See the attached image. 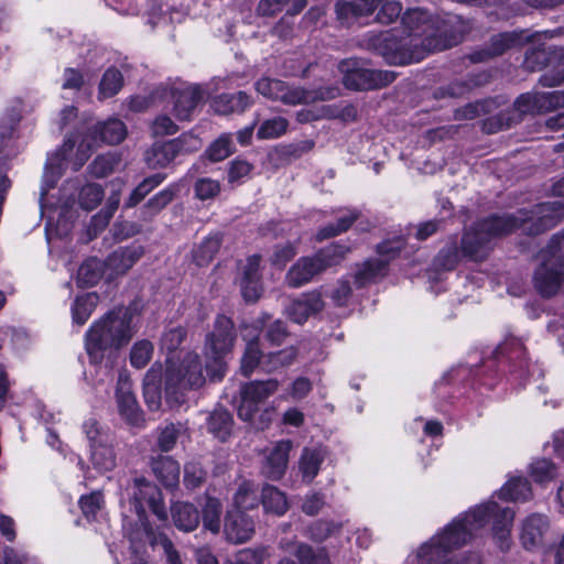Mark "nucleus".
Returning a JSON list of instances; mask_svg holds the SVG:
<instances>
[{
    "mask_svg": "<svg viewBox=\"0 0 564 564\" xmlns=\"http://www.w3.org/2000/svg\"><path fill=\"white\" fill-rule=\"evenodd\" d=\"M513 519L512 509L494 500L475 506L457 516L441 532L422 544L416 551V556L413 557V563L480 564L481 560L477 553L470 552L459 557L449 556V553L471 542L489 523H491L492 538L497 546L502 551L509 550Z\"/></svg>",
    "mask_w": 564,
    "mask_h": 564,
    "instance_id": "f257e3e1",
    "label": "nucleus"
},
{
    "mask_svg": "<svg viewBox=\"0 0 564 564\" xmlns=\"http://www.w3.org/2000/svg\"><path fill=\"white\" fill-rule=\"evenodd\" d=\"M557 203H544L536 207L528 219L513 216L491 217L468 230L462 239V251L475 259L482 257V249L490 238L508 234L514 228L524 227L529 234L535 235L556 225L562 216Z\"/></svg>",
    "mask_w": 564,
    "mask_h": 564,
    "instance_id": "f03ea898",
    "label": "nucleus"
},
{
    "mask_svg": "<svg viewBox=\"0 0 564 564\" xmlns=\"http://www.w3.org/2000/svg\"><path fill=\"white\" fill-rule=\"evenodd\" d=\"M131 314L128 311H119L107 314L95 322L85 336V349L95 365L107 360L105 367H99L98 372L104 375L100 382L110 381V368L115 362L117 350L126 345L133 335Z\"/></svg>",
    "mask_w": 564,
    "mask_h": 564,
    "instance_id": "7ed1b4c3",
    "label": "nucleus"
},
{
    "mask_svg": "<svg viewBox=\"0 0 564 564\" xmlns=\"http://www.w3.org/2000/svg\"><path fill=\"white\" fill-rule=\"evenodd\" d=\"M408 23L414 21V32L423 43L426 57L458 45L468 32L467 23L456 14H430L421 9L404 13Z\"/></svg>",
    "mask_w": 564,
    "mask_h": 564,
    "instance_id": "20e7f679",
    "label": "nucleus"
},
{
    "mask_svg": "<svg viewBox=\"0 0 564 564\" xmlns=\"http://www.w3.org/2000/svg\"><path fill=\"white\" fill-rule=\"evenodd\" d=\"M402 24L401 29L369 32L366 37L368 48L381 56L388 65L406 66L426 57L421 37L414 32V22L408 23L403 15Z\"/></svg>",
    "mask_w": 564,
    "mask_h": 564,
    "instance_id": "39448f33",
    "label": "nucleus"
},
{
    "mask_svg": "<svg viewBox=\"0 0 564 564\" xmlns=\"http://www.w3.org/2000/svg\"><path fill=\"white\" fill-rule=\"evenodd\" d=\"M234 323L227 316L220 315L205 338L204 355L206 372L210 380H220L227 369V358L236 341Z\"/></svg>",
    "mask_w": 564,
    "mask_h": 564,
    "instance_id": "423d86ee",
    "label": "nucleus"
},
{
    "mask_svg": "<svg viewBox=\"0 0 564 564\" xmlns=\"http://www.w3.org/2000/svg\"><path fill=\"white\" fill-rule=\"evenodd\" d=\"M206 381L197 354L188 352L178 366L167 358L165 392L167 400L181 403V395L186 390L198 389Z\"/></svg>",
    "mask_w": 564,
    "mask_h": 564,
    "instance_id": "0eeeda50",
    "label": "nucleus"
},
{
    "mask_svg": "<svg viewBox=\"0 0 564 564\" xmlns=\"http://www.w3.org/2000/svg\"><path fill=\"white\" fill-rule=\"evenodd\" d=\"M349 252V248L340 245H330L314 257L300 258L288 271L285 282L291 288H300L325 271L338 264Z\"/></svg>",
    "mask_w": 564,
    "mask_h": 564,
    "instance_id": "6e6552de",
    "label": "nucleus"
},
{
    "mask_svg": "<svg viewBox=\"0 0 564 564\" xmlns=\"http://www.w3.org/2000/svg\"><path fill=\"white\" fill-rule=\"evenodd\" d=\"M132 496L135 502V510L139 516L141 528L130 533L129 541L131 550L138 553L142 546L141 542L145 541L144 527L150 531H154L150 524L143 520L142 513L144 506H148L161 521H166L167 513L165 511L161 490L144 478H138L134 480Z\"/></svg>",
    "mask_w": 564,
    "mask_h": 564,
    "instance_id": "1a4fd4ad",
    "label": "nucleus"
},
{
    "mask_svg": "<svg viewBox=\"0 0 564 564\" xmlns=\"http://www.w3.org/2000/svg\"><path fill=\"white\" fill-rule=\"evenodd\" d=\"M523 65L529 72L549 68L539 79L543 87L564 84V47L541 45L529 48Z\"/></svg>",
    "mask_w": 564,
    "mask_h": 564,
    "instance_id": "9d476101",
    "label": "nucleus"
},
{
    "mask_svg": "<svg viewBox=\"0 0 564 564\" xmlns=\"http://www.w3.org/2000/svg\"><path fill=\"white\" fill-rule=\"evenodd\" d=\"M564 243L553 239L547 250L540 254L542 263L534 274V285L543 296L554 295L563 281V259L561 256Z\"/></svg>",
    "mask_w": 564,
    "mask_h": 564,
    "instance_id": "9b49d317",
    "label": "nucleus"
},
{
    "mask_svg": "<svg viewBox=\"0 0 564 564\" xmlns=\"http://www.w3.org/2000/svg\"><path fill=\"white\" fill-rule=\"evenodd\" d=\"M83 431L89 444L93 466L100 473L112 470L117 464V455L109 432L95 419L85 421Z\"/></svg>",
    "mask_w": 564,
    "mask_h": 564,
    "instance_id": "f8f14e48",
    "label": "nucleus"
},
{
    "mask_svg": "<svg viewBox=\"0 0 564 564\" xmlns=\"http://www.w3.org/2000/svg\"><path fill=\"white\" fill-rule=\"evenodd\" d=\"M172 113L178 121H192L199 107L208 97L207 90L200 84H184L170 89Z\"/></svg>",
    "mask_w": 564,
    "mask_h": 564,
    "instance_id": "ddd939ff",
    "label": "nucleus"
},
{
    "mask_svg": "<svg viewBox=\"0 0 564 564\" xmlns=\"http://www.w3.org/2000/svg\"><path fill=\"white\" fill-rule=\"evenodd\" d=\"M127 127L118 118H109L91 124L88 120L78 122L75 132L66 141H124Z\"/></svg>",
    "mask_w": 564,
    "mask_h": 564,
    "instance_id": "4468645a",
    "label": "nucleus"
},
{
    "mask_svg": "<svg viewBox=\"0 0 564 564\" xmlns=\"http://www.w3.org/2000/svg\"><path fill=\"white\" fill-rule=\"evenodd\" d=\"M279 388L275 379L265 381H252L245 384L240 390V404L238 415L243 421H251L259 411L260 404L272 395Z\"/></svg>",
    "mask_w": 564,
    "mask_h": 564,
    "instance_id": "2eb2a0df",
    "label": "nucleus"
},
{
    "mask_svg": "<svg viewBox=\"0 0 564 564\" xmlns=\"http://www.w3.org/2000/svg\"><path fill=\"white\" fill-rule=\"evenodd\" d=\"M395 79L393 70L354 67L345 73L344 85L351 90L368 91L384 88Z\"/></svg>",
    "mask_w": 564,
    "mask_h": 564,
    "instance_id": "dca6fc26",
    "label": "nucleus"
},
{
    "mask_svg": "<svg viewBox=\"0 0 564 564\" xmlns=\"http://www.w3.org/2000/svg\"><path fill=\"white\" fill-rule=\"evenodd\" d=\"M380 4L381 0H337L334 11L338 23L349 29L370 18Z\"/></svg>",
    "mask_w": 564,
    "mask_h": 564,
    "instance_id": "f3484780",
    "label": "nucleus"
},
{
    "mask_svg": "<svg viewBox=\"0 0 564 564\" xmlns=\"http://www.w3.org/2000/svg\"><path fill=\"white\" fill-rule=\"evenodd\" d=\"M116 399L121 417L130 425L141 426L144 422L143 414L131 390L130 376L127 370L119 372Z\"/></svg>",
    "mask_w": 564,
    "mask_h": 564,
    "instance_id": "a211bd4d",
    "label": "nucleus"
},
{
    "mask_svg": "<svg viewBox=\"0 0 564 564\" xmlns=\"http://www.w3.org/2000/svg\"><path fill=\"white\" fill-rule=\"evenodd\" d=\"M254 89L258 94L271 100H280L285 105H297L307 99L306 90L302 88H291L280 79L262 77L254 83Z\"/></svg>",
    "mask_w": 564,
    "mask_h": 564,
    "instance_id": "6ab92c4d",
    "label": "nucleus"
},
{
    "mask_svg": "<svg viewBox=\"0 0 564 564\" xmlns=\"http://www.w3.org/2000/svg\"><path fill=\"white\" fill-rule=\"evenodd\" d=\"M252 94L245 90L221 93L210 100V108L220 116L242 115L254 105Z\"/></svg>",
    "mask_w": 564,
    "mask_h": 564,
    "instance_id": "aec40b11",
    "label": "nucleus"
},
{
    "mask_svg": "<svg viewBox=\"0 0 564 564\" xmlns=\"http://www.w3.org/2000/svg\"><path fill=\"white\" fill-rule=\"evenodd\" d=\"M291 449L290 441H279L272 447L267 448L261 473L271 480H280L286 471Z\"/></svg>",
    "mask_w": 564,
    "mask_h": 564,
    "instance_id": "412c9836",
    "label": "nucleus"
},
{
    "mask_svg": "<svg viewBox=\"0 0 564 564\" xmlns=\"http://www.w3.org/2000/svg\"><path fill=\"white\" fill-rule=\"evenodd\" d=\"M549 521L543 514L532 513L520 524V542L527 550H534L544 543Z\"/></svg>",
    "mask_w": 564,
    "mask_h": 564,
    "instance_id": "4be33fe9",
    "label": "nucleus"
},
{
    "mask_svg": "<svg viewBox=\"0 0 564 564\" xmlns=\"http://www.w3.org/2000/svg\"><path fill=\"white\" fill-rule=\"evenodd\" d=\"M324 308V301L319 291L314 290L293 300L286 307L288 316L297 324L305 323L310 316Z\"/></svg>",
    "mask_w": 564,
    "mask_h": 564,
    "instance_id": "5701e85b",
    "label": "nucleus"
},
{
    "mask_svg": "<svg viewBox=\"0 0 564 564\" xmlns=\"http://www.w3.org/2000/svg\"><path fill=\"white\" fill-rule=\"evenodd\" d=\"M224 532L229 542L245 543L254 534V522L243 512L227 511Z\"/></svg>",
    "mask_w": 564,
    "mask_h": 564,
    "instance_id": "b1692460",
    "label": "nucleus"
},
{
    "mask_svg": "<svg viewBox=\"0 0 564 564\" xmlns=\"http://www.w3.org/2000/svg\"><path fill=\"white\" fill-rule=\"evenodd\" d=\"M260 261V257L253 254L248 257L240 267V288L246 301H256L261 294Z\"/></svg>",
    "mask_w": 564,
    "mask_h": 564,
    "instance_id": "393cba45",
    "label": "nucleus"
},
{
    "mask_svg": "<svg viewBox=\"0 0 564 564\" xmlns=\"http://www.w3.org/2000/svg\"><path fill=\"white\" fill-rule=\"evenodd\" d=\"M259 502L258 486L251 480L242 479L232 492L228 511L246 513L248 510L258 508Z\"/></svg>",
    "mask_w": 564,
    "mask_h": 564,
    "instance_id": "a878e982",
    "label": "nucleus"
},
{
    "mask_svg": "<svg viewBox=\"0 0 564 564\" xmlns=\"http://www.w3.org/2000/svg\"><path fill=\"white\" fill-rule=\"evenodd\" d=\"M530 42L523 30L505 31L490 36L488 46L495 57L503 55L511 48H519Z\"/></svg>",
    "mask_w": 564,
    "mask_h": 564,
    "instance_id": "bb28decb",
    "label": "nucleus"
},
{
    "mask_svg": "<svg viewBox=\"0 0 564 564\" xmlns=\"http://www.w3.org/2000/svg\"><path fill=\"white\" fill-rule=\"evenodd\" d=\"M143 254V248L127 247L113 251L104 264L110 271L109 275L112 278L117 274L126 273Z\"/></svg>",
    "mask_w": 564,
    "mask_h": 564,
    "instance_id": "cd10ccee",
    "label": "nucleus"
},
{
    "mask_svg": "<svg viewBox=\"0 0 564 564\" xmlns=\"http://www.w3.org/2000/svg\"><path fill=\"white\" fill-rule=\"evenodd\" d=\"M144 530L145 541L141 542L142 546L138 553L132 551L133 560L131 564H147L144 558L140 555L147 543L152 546L162 545L169 564H184L180 553L174 549L172 542L165 535L160 532L150 531L147 527H144Z\"/></svg>",
    "mask_w": 564,
    "mask_h": 564,
    "instance_id": "c85d7f7f",
    "label": "nucleus"
},
{
    "mask_svg": "<svg viewBox=\"0 0 564 564\" xmlns=\"http://www.w3.org/2000/svg\"><path fill=\"white\" fill-rule=\"evenodd\" d=\"M171 512L173 522L178 530L189 532L195 530L199 523V513L192 503L174 502Z\"/></svg>",
    "mask_w": 564,
    "mask_h": 564,
    "instance_id": "c756f323",
    "label": "nucleus"
},
{
    "mask_svg": "<svg viewBox=\"0 0 564 564\" xmlns=\"http://www.w3.org/2000/svg\"><path fill=\"white\" fill-rule=\"evenodd\" d=\"M325 459V454L319 448H304L299 459V471L306 484L313 481Z\"/></svg>",
    "mask_w": 564,
    "mask_h": 564,
    "instance_id": "7c9ffc66",
    "label": "nucleus"
},
{
    "mask_svg": "<svg viewBox=\"0 0 564 564\" xmlns=\"http://www.w3.org/2000/svg\"><path fill=\"white\" fill-rule=\"evenodd\" d=\"M124 85L122 73L116 67H108L99 82L97 98L99 101L117 96Z\"/></svg>",
    "mask_w": 564,
    "mask_h": 564,
    "instance_id": "2f4dec72",
    "label": "nucleus"
},
{
    "mask_svg": "<svg viewBox=\"0 0 564 564\" xmlns=\"http://www.w3.org/2000/svg\"><path fill=\"white\" fill-rule=\"evenodd\" d=\"M539 101V93H523L514 99L512 106L508 107L507 110L518 124L525 115L542 113Z\"/></svg>",
    "mask_w": 564,
    "mask_h": 564,
    "instance_id": "473e14b6",
    "label": "nucleus"
},
{
    "mask_svg": "<svg viewBox=\"0 0 564 564\" xmlns=\"http://www.w3.org/2000/svg\"><path fill=\"white\" fill-rule=\"evenodd\" d=\"M152 470L166 487H175L180 480V465L169 456H160L152 462Z\"/></svg>",
    "mask_w": 564,
    "mask_h": 564,
    "instance_id": "72a5a7b5",
    "label": "nucleus"
},
{
    "mask_svg": "<svg viewBox=\"0 0 564 564\" xmlns=\"http://www.w3.org/2000/svg\"><path fill=\"white\" fill-rule=\"evenodd\" d=\"M221 245V237L218 234H212L204 238L198 245L193 248L192 257L198 267L209 264Z\"/></svg>",
    "mask_w": 564,
    "mask_h": 564,
    "instance_id": "f704fd0d",
    "label": "nucleus"
},
{
    "mask_svg": "<svg viewBox=\"0 0 564 564\" xmlns=\"http://www.w3.org/2000/svg\"><path fill=\"white\" fill-rule=\"evenodd\" d=\"M261 503L267 513L283 516L289 509V502L283 491L267 485L261 491Z\"/></svg>",
    "mask_w": 564,
    "mask_h": 564,
    "instance_id": "c9c22d12",
    "label": "nucleus"
},
{
    "mask_svg": "<svg viewBox=\"0 0 564 564\" xmlns=\"http://www.w3.org/2000/svg\"><path fill=\"white\" fill-rule=\"evenodd\" d=\"M161 370L154 366L144 377V400L150 411H158L161 406Z\"/></svg>",
    "mask_w": 564,
    "mask_h": 564,
    "instance_id": "e433bc0d",
    "label": "nucleus"
},
{
    "mask_svg": "<svg viewBox=\"0 0 564 564\" xmlns=\"http://www.w3.org/2000/svg\"><path fill=\"white\" fill-rule=\"evenodd\" d=\"M105 265L96 258H89L82 263L77 271L76 281L80 288L95 285L102 276Z\"/></svg>",
    "mask_w": 564,
    "mask_h": 564,
    "instance_id": "4c0bfd02",
    "label": "nucleus"
},
{
    "mask_svg": "<svg viewBox=\"0 0 564 564\" xmlns=\"http://www.w3.org/2000/svg\"><path fill=\"white\" fill-rule=\"evenodd\" d=\"M178 150V143H153L145 159L151 167L165 166L175 158Z\"/></svg>",
    "mask_w": 564,
    "mask_h": 564,
    "instance_id": "58836bf2",
    "label": "nucleus"
},
{
    "mask_svg": "<svg viewBox=\"0 0 564 564\" xmlns=\"http://www.w3.org/2000/svg\"><path fill=\"white\" fill-rule=\"evenodd\" d=\"M499 497L509 501H524L531 497L530 484L522 477L511 478L500 489Z\"/></svg>",
    "mask_w": 564,
    "mask_h": 564,
    "instance_id": "ea45409f",
    "label": "nucleus"
},
{
    "mask_svg": "<svg viewBox=\"0 0 564 564\" xmlns=\"http://www.w3.org/2000/svg\"><path fill=\"white\" fill-rule=\"evenodd\" d=\"M516 124L507 109L500 110L498 113L488 116L479 121L480 130L486 134L506 131Z\"/></svg>",
    "mask_w": 564,
    "mask_h": 564,
    "instance_id": "a19ab883",
    "label": "nucleus"
},
{
    "mask_svg": "<svg viewBox=\"0 0 564 564\" xmlns=\"http://www.w3.org/2000/svg\"><path fill=\"white\" fill-rule=\"evenodd\" d=\"M232 427V416L224 409L215 410L208 420V430L220 441H225Z\"/></svg>",
    "mask_w": 564,
    "mask_h": 564,
    "instance_id": "79ce46f5",
    "label": "nucleus"
},
{
    "mask_svg": "<svg viewBox=\"0 0 564 564\" xmlns=\"http://www.w3.org/2000/svg\"><path fill=\"white\" fill-rule=\"evenodd\" d=\"M98 295L96 293H87L78 296L72 307L74 323L83 325L89 318L98 304Z\"/></svg>",
    "mask_w": 564,
    "mask_h": 564,
    "instance_id": "37998d69",
    "label": "nucleus"
},
{
    "mask_svg": "<svg viewBox=\"0 0 564 564\" xmlns=\"http://www.w3.org/2000/svg\"><path fill=\"white\" fill-rule=\"evenodd\" d=\"M388 264V259H371L365 261L360 267H358L355 272V281L359 286H362L371 281H373L377 276L381 275L383 270Z\"/></svg>",
    "mask_w": 564,
    "mask_h": 564,
    "instance_id": "c03bdc74",
    "label": "nucleus"
},
{
    "mask_svg": "<svg viewBox=\"0 0 564 564\" xmlns=\"http://www.w3.org/2000/svg\"><path fill=\"white\" fill-rule=\"evenodd\" d=\"M223 506L220 500L207 497L203 506V525L205 529L213 533H218L220 530V516Z\"/></svg>",
    "mask_w": 564,
    "mask_h": 564,
    "instance_id": "a18cd8bd",
    "label": "nucleus"
},
{
    "mask_svg": "<svg viewBox=\"0 0 564 564\" xmlns=\"http://www.w3.org/2000/svg\"><path fill=\"white\" fill-rule=\"evenodd\" d=\"M343 523L334 520H317L308 529V538L315 542H323L340 532Z\"/></svg>",
    "mask_w": 564,
    "mask_h": 564,
    "instance_id": "49530a36",
    "label": "nucleus"
},
{
    "mask_svg": "<svg viewBox=\"0 0 564 564\" xmlns=\"http://www.w3.org/2000/svg\"><path fill=\"white\" fill-rule=\"evenodd\" d=\"M494 106L492 99L476 100L457 108L454 117L457 120H473L481 115L489 113Z\"/></svg>",
    "mask_w": 564,
    "mask_h": 564,
    "instance_id": "de8ad7c7",
    "label": "nucleus"
},
{
    "mask_svg": "<svg viewBox=\"0 0 564 564\" xmlns=\"http://www.w3.org/2000/svg\"><path fill=\"white\" fill-rule=\"evenodd\" d=\"M269 556L267 547H247L235 553L225 564H263Z\"/></svg>",
    "mask_w": 564,
    "mask_h": 564,
    "instance_id": "09e8293b",
    "label": "nucleus"
},
{
    "mask_svg": "<svg viewBox=\"0 0 564 564\" xmlns=\"http://www.w3.org/2000/svg\"><path fill=\"white\" fill-rule=\"evenodd\" d=\"M22 120V116L17 110L8 111L0 119V140L10 141L12 139H19V127Z\"/></svg>",
    "mask_w": 564,
    "mask_h": 564,
    "instance_id": "8fccbe9b",
    "label": "nucleus"
},
{
    "mask_svg": "<svg viewBox=\"0 0 564 564\" xmlns=\"http://www.w3.org/2000/svg\"><path fill=\"white\" fill-rule=\"evenodd\" d=\"M78 113H79L78 108L74 105H67L61 109V111L58 113V119H57L58 129L61 131H64L68 127H70V124H73L72 130L66 132L63 141L67 140V138L73 132H75V129H76V126L78 124V122L84 121V120L89 121V118H87V117L79 118Z\"/></svg>",
    "mask_w": 564,
    "mask_h": 564,
    "instance_id": "3c124183",
    "label": "nucleus"
},
{
    "mask_svg": "<svg viewBox=\"0 0 564 564\" xmlns=\"http://www.w3.org/2000/svg\"><path fill=\"white\" fill-rule=\"evenodd\" d=\"M294 555L300 564H329V558L325 550H314L304 543L296 546Z\"/></svg>",
    "mask_w": 564,
    "mask_h": 564,
    "instance_id": "603ef678",
    "label": "nucleus"
},
{
    "mask_svg": "<svg viewBox=\"0 0 564 564\" xmlns=\"http://www.w3.org/2000/svg\"><path fill=\"white\" fill-rule=\"evenodd\" d=\"M288 127L289 122L285 118L275 117L268 119L259 127L257 137L259 139H276L286 132Z\"/></svg>",
    "mask_w": 564,
    "mask_h": 564,
    "instance_id": "864d4df0",
    "label": "nucleus"
},
{
    "mask_svg": "<svg viewBox=\"0 0 564 564\" xmlns=\"http://www.w3.org/2000/svg\"><path fill=\"white\" fill-rule=\"evenodd\" d=\"M356 150L361 153V161L364 163L373 162V171L379 173L380 164L379 155H384V147L382 143H354Z\"/></svg>",
    "mask_w": 564,
    "mask_h": 564,
    "instance_id": "5fc2aeb1",
    "label": "nucleus"
},
{
    "mask_svg": "<svg viewBox=\"0 0 564 564\" xmlns=\"http://www.w3.org/2000/svg\"><path fill=\"white\" fill-rule=\"evenodd\" d=\"M470 90L465 82L464 78L460 79H454L446 85L438 86L434 93L433 96L435 99H443V98H462L469 94Z\"/></svg>",
    "mask_w": 564,
    "mask_h": 564,
    "instance_id": "6e6d98bb",
    "label": "nucleus"
},
{
    "mask_svg": "<svg viewBox=\"0 0 564 564\" xmlns=\"http://www.w3.org/2000/svg\"><path fill=\"white\" fill-rule=\"evenodd\" d=\"M357 218H358L357 212H351V210L347 212L346 215L341 216L338 219V221L335 226L328 225V226L324 227L323 229H321V231L318 232V239L323 240V239H326V238H329V237H333V236H336L338 234L346 231Z\"/></svg>",
    "mask_w": 564,
    "mask_h": 564,
    "instance_id": "4d7b16f0",
    "label": "nucleus"
},
{
    "mask_svg": "<svg viewBox=\"0 0 564 564\" xmlns=\"http://www.w3.org/2000/svg\"><path fill=\"white\" fill-rule=\"evenodd\" d=\"M220 183L210 177H200L195 182V196L200 200L215 198L220 193Z\"/></svg>",
    "mask_w": 564,
    "mask_h": 564,
    "instance_id": "13d9d810",
    "label": "nucleus"
},
{
    "mask_svg": "<svg viewBox=\"0 0 564 564\" xmlns=\"http://www.w3.org/2000/svg\"><path fill=\"white\" fill-rule=\"evenodd\" d=\"M153 352V346L148 340H140L132 347L130 354L131 365L135 368H143L150 361Z\"/></svg>",
    "mask_w": 564,
    "mask_h": 564,
    "instance_id": "bf43d9fd",
    "label": "nucleus"
},
{
    "mask_svg": "<svg viewBox=\"0 0 564 564\" xmlns=\"http://www.w3.org/2000/svg\"><path fill=\"white\" fill-rule=\"evenodd\" d=\"M376 15L377 22L381 24L393 23L401 14L402 4L398 1H386L381 0V4L378 8Z\"/></svg>",
    "mask_w": 564,
    "mask_h": 564,
    "instance_id": "052dcab7",
    "label": "nucleus"
},
{
    "mask_svg": "<svg viewBox=\"0 0 564 564\" xmlns=\"http://www.w3.org/2000/svg\"><path fill=\"white\" fill-rule=\"evenodd\" d=\"M261 352L257 341H249L247 344L245 354L241 358V371L245 376L252 373L254 368L260 362Z\"/></svg>",
    "mask_w": 564,
    "mask_h": 564,
    "instance_id": "680f3d73",
    "label": "nucleus"
},
{
    "mask_svg": "<svg viewBox=\"0 0 564 564\" xmlns=\"http://www.w3.org/2000/svg\"><path fill=\"white\" fill-rule=\"evenodd\" d=\"M178 126L167 116L160 115L151 123V134L154 138L173 135Z\"/></svg>",
    "mask_w": 564,
    "mask_h": 564,
    "instance_id": "e2e57ef3",
    "label": "nucleus"
},
{
    "mask_svg": "<svg viewBox=\"0 0 564 564\" xmlns=\"http://www.w3.org/2000/svg\"><path fill=\"white\" fill-rule=\"evenodd\" d=\"M104 197V192L100 186L95 184L86 185L82 188L79 199L80 205L86 210L96 208Z\"/></svg>",
    "mask_w": 564,
    "mask_h": 564,
    "instance_id": "0e129e2a",
    "label": "nucleus"
},
{
    "mask_svg": "<svg viewBox=\"0 0 564 564\" xmlns=\"http://www.w3.org/2000/svg\"><path fill=\"white\" fill-rule=\"evenodd\" d=\"M185 336L186 332L181 326L169 329L161 338V349L167 354L173 352L183 343Z\"/></svg>",
    "mask_w": 564,
    "mask_h": 564,
    "instance_id": "69168bd1",
    "label": "nucleus"
},
{
    "mask_svg": "<svg viewBox=\"0 0 564 564\" xmlns=\"http://www.w3.org/2000/svg\"><path fill=\"white\" fill-rule=\"evenodd\" d=\"M531 476L536 482H545L554 478L555 467L547 459H539L531 465Z\"/></svg>",
    "mask_w": 564,
    "mask_h": 564,
    "instance_id": "338daca9",
    "label": "nucleus"
},
{
    "mask_svg": "<svg viewBox=\"0 0 564 564\" xmlns=\"http://www.w3.org/2000/svg\"><path fill=\"white\" fill-rule=\"evenodd\" d=\"M539 100L540 109H542V112H547L556 108L564 107V90L539 93Z\"/></svg>",
    "mask_w": 564,
    "mask_h": 564,
    "instance_id": "774afa93",
    "label": "nucleus"
}]
</instances>
